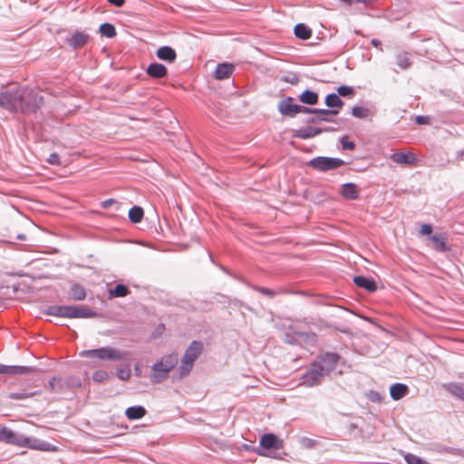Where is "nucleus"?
Instances as JSON below:
<instances>
[{
  "mask_svg": "<svg viewBox=\"0 0 464 464\" xmlns=\"http://www.w3.org/2000/svg\"><path fill=\"white\" fill-rule=\"evenodd\" d=\"M0 442L33 450H48L50 444L34 438L25 437L4 426L0 429Z\"/></svg>",
  "mask_w": 464,
  "mask_h": 464,
  "instance_id": "nucleus-1",
  "label": "nucleus"
},
{
  "mask_svg": "<svg viewBox=\"0 0 464 464\" xmlns=\"http://www.w3.org/2000/svg\"><path fill=\"white\" fill-rule=\"evenodd\" d=\"M179 362V354L171 353L162 356L151 367L150 380L153 383H160L169 378V372Z\"/></svg>",
  "mask_w": 464,
  "mask_h": 464,
  "instance_id": "nucleus-2",
  "label": "nucleus"
},
{
  "mask_svg": "<svg viewBox=\"0 0 464 464\" xmlns=\"http://www.w3.org/2000/svg\"><path fill=\"white\" fill-rule=\"evenodd\" d=\"M203 351V343L199 341H192L186 349L179 367V376H187L192 370L195 361Z\"/></svg>",
  "mask_w": 464,
  "mask_h": 464,
  "instance_id": "nucleus-3",
  "label": "nucleus"
},
{
  "mask_svg": "<svg viewBox=\"0 0 464 464\" xmlns=\"http://www.w3.org/2000/svg\"><path fill=\"white\" fill-rule=\"evenodd\" d=\"M82 357L98 358L103 361H121L124 360L128 356V353L121 352L118 349L105 346L98 349L84 350L81 352Z\"/></svg>",
  "mask_w": 464,
  "mask_h": 464,
  "instance_id": "nucleus-4",
  "label": "nucleus"
},
{
  "mask_svg": "<svg viewBox=\"0 0 464 464\" xmlns=\"http://www.w3.org/2000/svg\"><path fill=\"white\" fill-rule=\"evenodd\" d=\"M21 108L19 111L24 114L34 113L44 102V97L36 92L27 88H22L20 98Z\"/></svg>",
  "mask_w": 464,
  "mask_h": 464,
  "instance_id": "nucleus-5",
  "label": "nucleus"
},
{
  "mask_svg": "<svg viewBox=\"0 0 464 464\" xmlns=\"http://www.w3.org/2000/svg\"><path fill=\"white\" fill-rule=\"evenodd\" d=\"M23 87L4 88L0 90V107L10 111H19L20 98Z\"/></svg>",
  "mask_w": 464,
  "mask_h": 464,
  "instance_id": "nucleus-6",
  "label": "nucleus"
},
{
  "mask_svg": "<svg viewBox=\"0 0 464 464\" xmlns=\"http://www.w3.org/2000/svg\"><path fill=\"white\" fill-rule=\"evenodd\" d=\"M325 376L328 375L324 373L321 365L316 364L314 361L309 368L301 375L300 382L305 387L318 386L323 382Z\"/></svg>",
  "mask_w": 464,
  "mask_h": 464,
  "instance_id": "nucleus-7",
  "label": "nucleus"
},
{
  "mask_svg": "<svg viewBox=\"0 0 464 464\" xmlns=\"http://www.w3.org/2000/svg\"><path fill=\"white\" fill-rule=\"evenodd\" d=\"M307 165L317 171L325 172L339 169L345 165L344 160L340 158L318 156L311 159Z\"/></svg>",
  "mask_w": 464,
  "mask_h": 464,
  "instance_id": "nucleus-8",
  "label": "nucleus"
},
{
  "mask_svg": "<svg viewBox=\"0 0 464 464\" xmlns=\"http://www.w3.org/2000/svg\"><path fill=\"white\" fill-rule=\"evenodd\" d=\"M340 360L341 356L338 353L333 352H324L317 356L314 362L316 364L321 365L324 373L329 375L335 370Z\"/></svg>",
  "mask_w": 464,
  "mask_h": 464,
  "instance_id": "nucleus-9",
  "label": "nucleus"
},
{
  "mask_svg": "<svg viewBox=\"0 0 464 464\" xmlns=\"http://www.w3.org/2000/svg\"><path fill=\"white\" fill-rule=\"evenodd\" d=\"M259 445L264 450H277L283 448V440L273 433H266L261 436Z\"/></svg>",
  "mask_w": 464,
  "mask_h": 464,
  "instance_id": "nucleus-10",
  "label": "nucleus"
},
{
  "mask_svg": "<svg viewBox=\"0 0 464 464\" xmlns=\"http://www.w3.org/2000/svg\"><path fill=\"white\" fill-rule=\"evenodd\" d=\"M334 129L327 127V128H317V127H304L300 128L298 130H294L293 137L299 138L303 140H307L314 138L324 131H331Z\"/></svg>",
  "mask_w": 464,
  "mask_h": 464,
  "instance_id": "nucleus-11",
  "label": "nucleus"
},
{
  "mask_svg": "<svg viewBox=\"0 0 464 464\" xmlns=\"http://www.w3.org/2000/svg\"><path fill=\"white\" fill-rule=\"evenodd\" d=\"M292 97H286L279 102L277 109L284 116L295 117L298 113L299 104L293 103Z\"/></svg>",
  "mask_w": 464,
  "mask_h": 464,
  "instance_id": "nucleus-12",
  "label": "nucleus"
},
{
  "mask_svg": "<svg viewBox=\"0 0 464 464\" xmlns=\"http://www.w3.org/2000/svg\"><path fill=\"white\" fill-rule=\"evenodd\" d=\"M96 313L88 307L68 305L67 318H92Z\"/></svg>",
  "mask_w": 464,
  "mask_h": 464,
  "instance_id": "nucleus-13",
  "label": "nucleus"
},
{
  "mask_svg": "<svg viewBox=\"0 0 464 464\" xmlns=\"http://www.w3.org/2000/svg\"><path fill=\"white\" fill-rule=\"evenodd\" d=\"M338 111L335 110H327V109H316L314 112V116L308 118L306 120V123L316 124L320 121H334L332 119L333 115H336Z\"/></svg>",
  "mask_w": 464,
  "mask_h": 464,
  "instance_id": "nucleus-14",
  "label": "nucleus"
},
{
  "mask_svg": "<svg viewBox=\"0 0 464 464\" xmlns=\"http://www.w3.org/2000/svg\"><path fill=\"white\" fill-rule=\"evenodd\" d=\"M34 371V367L31 366H17V365H4L0 364V374L5 375H19L27 374Z\"/></svg>",
  "mask_w": 464,
  "mask_h": 464,
  "instance_id": "nucleus-15",
  "label": "nucleus"
},
{
  "mask_svg": "<svg viewBox=\"0 0 464 464\" xmlns=\"http://www.w3.org/2000/svg\"><path fill=\"white\" fill-rule=\"evenodd\" d=\"M89 40V35L83 32H75L66 37V43L74 50L83 47Z\"/></svg>",
  "mask_w": 464,
  "mask_h": 464,
  "instance_id": "nucleus-16",
  "label": "nucleus"
},
{
  "mask_svg": "<svg viewBox=\"0 0 464 464\" xmlns=\"http://www.w3.org/2000/svg\"><path fill=\"white\" fill-rule=\"evenodd\" d=\"M297 337L299 339L298 345L305 349L314 346L317 343V335L314 332L298 331Z\"/></svg>",
  "mask_w": 464,
  "mask_h": 464,
  "instance_id": "nucleus-17",
  "label": "nucleus"
},
{
  "mask_svg": "<svg viewBox=\"0 0 464 464\" xmlns=\"http://www.w3.org/2000/svg\"><path fill=\"white\" fill-rule=\"evenodd\" d=\"M147 74L153 79H161L167 76V67L160 63H151L146 69Z\"/></svg>",
  "mask_w": 464,
  "mask_h": 464,
  "instance_id": "nucleus-18",
  "label": "nucleus"
},
{
  "mask_svg": "<svg viewBox=\"0 0 464 464\" xmlns=\"http://www.w3.org/2000/svg\"><path fill=\"white\" fill-rule=\"evenodd\" d=\"M157 57L169 63H172L177 59L176 51L169 45L160 46L156 52Z\"/></svg>",
  "mask_w": 464,
  "mask_h": 464,
  "instance_id": "nucleus-19",
  "label": "nucleus"
},
{
  "mask_svg": "<svg viewBox=\"0 0 464 464\" xmlns=\"http://www.w3.org/2000/svg\"><path fill=\"white\" fill-rule=\"evenodd\" d=\"M340 193L345 199L355 200L359 198L358 187L355 183L347 182L342 185Z\"/></svg>",
  "mask_w": 464,
  "mask_h": 464,
  "instance_id": "nucleus-20",
  "label": "nucleus"
},
{
  "mask_svg": "<svg viewBox=\"0 0 464 464\" xmlns=\"http://www.w3.org/2000/svg\"><path fill=\"white\" fill-rule=\"evenodd\" d=\"M353 283L356 285V286L365 289L369 293L375 292L377 289L375 280L366 276H356L353 277Z\"/></svg>",
  "mask_w": 464,
  "mask_h": 464,
  "instance_id": "nucleus-21",
  "label": "nucleus"
},
{
  "mask_svg": "<svg viewBox=\"0 0 464 464\" xmlns=\"http://www.w3.org/2000/svg\"><path fill=\"white\" fill-rule=\"evenodd\" d=\"M235 66L229 63H222L216 67L214 76L218 80L228 79L232 74Z\"/></svg>",
  "mask_w": 464,
  "mask_h": 464,
  "instance_id": "nucleus-22",
  "label": "nucleus"
},
{
  "mask_svg": "<svg viewBox=\"0 0 464 464\" xmlns=\"http://www.w3.org/2000/svg\"><path fill=\"white\" fill-rule=\"evenodd\" d=\"M391 160L397 164L413 165L417 159L412 153L396 152L391 155Z\"/></svg>",
  "mask_w": 464,
  "mask_h": 464,
  "instance_id": "nucleus-23",
  "label": "nucleus"
},
{
  "mask_svg": "<svg viewBox=\"0 0 464 464\" xmlns=\"http://www.w3.org/2000/svg\"><path fill=\"white\" fill-rule=\"evenodd\" d=\"M409 391V388L406 384L403 383H394L390 388V395L394 401H399L403 398Z\"/></svg>",
  "mask_w": 464,
  "mask_h": 464,
  "instance_id": "nucleus-24",
  "label": "nucleus"
},
{
  "mask_svg": "<svg viewBox=\"0 0 464 464\" xmlns=\"http://www.w3.org/2000/svg\"><path fill=\"white\" fill-rule=\"evenodd\" d=\"M147 413L146 409L143 406L137 405L131 406L126 409L125 415L129 420H140L143 418Z\"/></svg>",
  "mask_w": 464,
  "mask_h": 464,
  "instance_id": "nucleus-25",
  "label": "nucleus"
},
{
  "mask_svg": "<svg viewBox=\"0 0 464 464\" xmlns=\"http://www.w3.org/2000/svg\"><path fill=\"white\" fill-rule=\"evenodd\" d=\"M318 94L311 90H304L299 96V101L304 104L315 105L318 102Z\"/></svg>",
  "mask_w": 464,
  "mask_h": 464,
  "instance_id": "nucleus-26",
  "label": "nucleus"
},
{
  "mask_svg": "<svg viewBox=\"0 0 464 464\" xmlns=\"http://www.w3.org/2000/svg\"><path fill=\"white\" fill-rule=\"evenodd\" d=\"M68 305H52L48 306L44 314L48 315H53L57 317H66L67 318Z\"/></svg>",
  "mask_w": 464,
  "mask_h": 464,
  "instance_id": "nucleus-27",
  "label": "nucleus"
},
{
  "mask_svg": "<svg viewBox=\"0 0 464 464\" xmlns=\"http://www.w3.org/2000/svg\"><path fill=\"white\" fill-rule=\"evenodd\" d=\"M435 250L439 252H446L449 248L446 244V238L441 234H434L430 237Z\"/></svg>",
  "mask_w": 464,
  "mask_h": 464,
  "instance_id": "nucleus-28",
  "label": "nucleus"
},
{
  "mask_svg": "<svg viewBox=\"0 0 464 464\" xmlns=\"http://www.w3.org/2000/svg\"><path fill=\"white\" fill-rule=\"evenodd\" d=\"M295 35L301 40H307L312 36V30L304 24H297L294 29Z\"/></svg>",
  "mask_w": 464,
  "mask_h": 464,
  "instance_id": "nucleus-29",
  "label": "nucleus"
},
{
  "mask_svg": "<svg viewBox=\"0 0 464 464\" xmlns=\"http://www.w3.org/2000/svg\"><path fill=\"white\" fill-rule=\"evenodd\" d=\"M48 387L51 392H56V393H62L66 389L65 382H63L61 378H58V377H52L49 380Z\"/></svg>",
  "mask_w": 464,
  "mask_h": 464,
  "instance_id": "nucleus-30",
  "label": "nucleus"
},
{
  "mask_svg": "<svg viewBox=\"0 0 464 464\" xmlns=\"http://www.w3.org/2000/svg\"><path fill=\"white\" fill-rule=\"evenodd\" d=\"M130 294L129 288L122 284H117L114 288L109 290V297H125Z\"/></svg>",
  "mask_w": 464,
  "mask_h": 464,
  "instance_id": "nucleus-31",
  "label": "nucleus"
},
{
  "mask_svg": "<svg viewBox=\"0 0 464 464\" xmlns=\"http://www.w3.org/2000/svg\"><path fill=\"white\" fill-rule=\"evenodd\" d=\"M144 216L143 208L140 206H133L129 210V219L132 223H140Z\"/></svg>",
  "mask_w": 464,
  "mask_h": 464,
  "instance_id": "nucleus-32",
  "label": "nucleus"
},
{
  "mask_svg": "<svg viewBox=\"0 0 464 464\" xmlns=\"http://www.w3.org/2000/svg\"><path fill=\"white\" fill-rule=\"evenodd\" d=\"M447 390L454 396L464 401V384L452 382L448 384Z\"/></svg>",
  "mask_w": 464,
  "mask_h": 464,
  "instance_id": "nucleus-33",
  "label": "nucleus"
},
{
  "mask_svg": "<svg viewBox=\"0 0 464 464\" xmlns=\"http://www.w3.org/2000/svg\"><path fill=\"white\" fill-rule=\"evenodd\" d=\"M372 114L373 112L366 107L353 106L352 109V115L358 119H366Z\"/></svg>",
  "mask_w": 464,
  "mask_h": 464,
  "instance_id": "nucleus-34",
  "label": "nucleus"
},
{
  "mask_svg": "<svg viewBox=\"0 0 464 464\" xmlns=\"http://www.w3.org/2000/svg\"><path fill=\"white\" fill-rule=\"evenodd\" d=\"M325 105L329 108L342 107L343 102L337 93H329L325 97Z\"/></svg>",
  "mask_w": 464,
  "mask_h": 464,
  "instance_id": "nucleus-35",
  "label": "nucleus"
},
{
  "mask_svg": "<svg viewBox=\"0 0 464 464\" xmlns=\"http://www.w3.org/2000/svg\"><path fill=\"white\" fill-rule=\"evenodd\" d=\"M71 293H72V298L76 301L84 300L86 297V293H85L84 287L79 284H73L71 286Z\"/></svg>",
  "mask_w": 464,
  "mask_h": 464,
  "instance_id": "nucleus-36",
  "label": "nucleus"
},
{
  "mask_svg": "<svg viewBox=\"0 0 464 464\" xmlns=\"http://www.w3.org/2000/svg\"><path fill=\"white\" fill-rule=\"evenodd\" d=\"M247 285L250 288L254 289L255 291L268 296L269 298H273V297H275L278 294H285V290L275 291V290H271L269 288L263 287V286L252 285L250 284H247Z\"/></svg>",
  "mask_w": 464,
  "mask_h": 464,
  "instance_id": "nucleus-37",
  "label": "nucleus"
},
{
  "mask_svg": "<svg viewBox=\"0 0 464 464\" xmlns=\"http://www.w3.org/2000/svg\"><path fill=\"white\" fill-rule=\"evenodd\" d=\"M298 331L295 330V328L293 325L289 326V332L285 333L284 335V341L286 343L289 344H295L298 345V337H297Z\"/></svg>",
  "mask_w": 464,
  "mask_h": 464,
  "instance_id": "nucleus-38",
  "label": "nucleus"
},
{
  "mask_svg": "<svg viewBox=\"0 0 464 464\" xmlns=\"http://www.w3.org/2000/svg\"><path fill=\"white\" fill-rule=\"evenodd\" d=\"M99 32L102 36L112 38L116 35V30L112 24L103 23L100 25Z\"/></svg>",
  "mask_w": 464,
  "mask_h": 464,
  "instance_id": "nucleus-39",
  "label": "nucleus"
},
{
  "mask_svg": "<svg viewBox=\"0 0 464 464\" xmlns=\"http://www.w3.org/2000/svg\"><path fill=\"white\" fill-rule=\"evenodd\" d=\"M35 394H36V392H28L23 391V392H10L7 397L11 400H25V399L34 396Z\"/></svg>",
  "mask_w": 464,
  "mask_h": 464,
  "instance_id": "nucleus-40",
  "label": "nucleus"
},
{
  "mask_svg": "<svg viewBox=\"0 0 464 464\" xmlns=\"http://www.w3.org/2000/svg\"><path fill=\"white\" fill-rule=\"evenodd\" d=\"M404 459L408 464H430L425 459L412 453H407L404 456Z\"/></svg>",
  "mask_w": 464,
  "mask_h": 464,
  "instance_id": "nucleus-41",
  "label": "nucleus"
},
{
  "mask_svg": "<svg viewBox=\"0 0 464 464\" xmlns=\"http://www.w3.org/2000/svg\"><path fill=\"white\" fill-rule=\"evenodd\" d=\"M131 374L130 365L127 364L124 368L117 369V376L121 381H127L130 379Z\"/></svg>",
  "mask_w": 464,
  "mask_h": 464,
  "instance_id": "nucleus-42",
  "label": "nucleus"
},
{
  "mask_svg": "<svg viewBox=\"0 0 464 464\" xmlns=\"http://www.w3.org/2000/svg\"><path fill=\"white\" fill-rule=\"evenodd\" d=\"M109 377V374L106 371L103 370H97L92 374V380L95 382L102 383L105 382Z\"/></svg>",
  "mask_w": 464,
  "mask_h": 464,
  "instance_id": "nucleus-43",
  "label": "nucleus"
},
{
  "mask_svg": "<svg viewBox=\"0 0 464 464\" xmlns=\"http://www.w3.org/2000/svg\"><path fill=\"white\" fill-rule=\"evenodd\" d=\"M337 94L343 97L350 96L354 94V90L351 86L341 85L337 88Z\"/></svg>",
  "mask_w": 464,
  "mask_h": 464,
  "instance_id": "nucleus-44",
  "label": "nucleus"
},
{
  "mask_svg": "<svg viewBox=\"0 0 464 464\" xmlns=\"http://www.w3.org/2000/svg\"><path fill=\"white\" fill-rule=\"evenodd\" d=\"M397 64L401 69H407L411 65V62L405 54H399L397 56Z\"/></svg>",
  "mask_w": 464,
  "mask_h": 464,
  "instance_id": "nucleus-45",
  "label": "nucleus"
},
{
  "mask_svg": "<svg viewBox=\"0 0 464 464\" xmlns=\"http://www.w3.org/2000/svg\"><path fill=\"white\" fill-rule=\"evenodd\" d=\"M342 148L343 150H353L355 149V143L348 140L347 136L341 139Z\"/></svg>",
  "mask_w": 464,
  "mask_h": 464,
  "instance_id": "nucleus-46",
  "label": "nucleus"
},
{
  "mask_svg": "<svg viewBox=\"0 0 464 464\" xmlns=\"http://www.w3.org/2000/svg\"><path fill=\"white\" fill-rule=\"evenodd\" d=\"M81 386H82V382L79 378L70 377L68 380L65 381V388H68V387L79 388Z\"/></svg>",
  "mask_w": 464,
  "mask_h": 464,
  "instance_id": "nucleus-47",
  "label": "nucleus"
},
{
  "mask_svg": "<svg viewBox=\"0 0 464 464\" xmlns=\"http://www.w3.org/2000/svg\"><path fill=\"white\" fill-rule=\"evenodd\" d=\"M47 162L51 165H59L60 156L56 152L51 153L47 159Z\"/></svg>",
  "mask_w": 464,
  "mask_h": 464,
  "instance_id": "nucleus-48",
  "label": "nucleus"
},
{
  "mask_svg": "<svg viewBox=\"0 0 464 464\" xmlns=\"http://www.w3.org/2000/svg\"><path fill=\"white\" fill-rule=\"evenodd\" d=\"M420 233L421 235H430L432 233V227L430 224H423L420 227Z\"/></svg>",
  "mask_w": 464,
  "mask_h": 464,
  "instance_id": "nucleus-49",
  "label": "nucleus"
},
{
  "mask_svg": "<svg viewBox=\"0 0 464 464\" xmlns=\"http://www.w3.org/2000/svg\"><path fill=\"white\" fill-rule=\"evenodd\" d=\"M315 111H316V109L299 105L298 113H314V114Z\"/></svg>",
  "mask_w": 464,
  "mask_h": 464,
  "instance_id": "nucleus-50",
  "label": "nucleus"
},
{
  "mask_svg": "<svg viewBox=\"0 0 464 464\" xmlns=\"http://www.w3.org/2000/svg\"><path fill=\"white\" fill-rule=\"evenodd\" d=\"M117 203V201L113 198H108L106 200H103L101 202V206L102 208L106 209L109 208L111 205Z\"/></svg>",
  "mask_w": 464,
  "mask_h": 464,
  "instance_id": "nucleus-51",
  "label": "nucleus"
},
{
  "mask_svg": "<svg viewBox=\"0 0 464 464\" xmlns=\"http://www.w3.org/2000/svg\"><path fill=\"white\" fill-rule=\"evenodd\" d=\"M415 121L418 123V124H429L430 123V119L428 116H417L416 117V120Z\"/></svg>",
  "mask_w": 464,
  "mask_h": 464,
  "instance_id": "nucleus-52",
  "label": "nucleus"
},
{
  "mask_svg": "<svg viewBox=\"0 0 464 464\" xmlns=\"http://www.w3.org/2000/svg\"><path fill=\"white\" fill-rule=\"evenodd\" d=\"M111 5L116 7H121L125 4V0H107Z\"/></svg>",
  "mask_w": 464,
  "mask_h": 464,
  "instance_id": "nucleus-53",
  "label": "nucleus"
},
{
  "mask_svg": "<svg viewBox=\"0 0 464 464\" xmlns=\"http://www.w3.org/2000/svg\"><path fill=\"white\" fill-rule=\"evenodd\" d=\"M370 400L372 401H380V394L378 392H372Z\"/></svg>",
  "mask_w": 464,
  "mask_h": 464,
  "instance_id": "nucleus-54",
  "label": "nucleus"
},
{
  "mask_svg": "<svg viewBox=\"0 0 464 464\" xmlns=\"http://www.w3.org/2000/svg\"><path fill=\"white\" fill-rule=\"evenodd\" d=\"M371 44L374 46V47H379L381 45V41L378 40V39H372L371 41Z\"/></svg>",
  "mask_w": 464,
  "mask_h": 464,
  "instance_id": "nucleus-55",
  "label": "nucleus"
},
{
  "mask_svg": "<svg viewBox=\"0 0 464 464\" xmlns=\"http://www.w3.org/2000/svg\"><path fill=\"white\" fill-rule=\"evenodd\" d=\"M443 450L446 451V452H454L455 451V449H452V448H448V447H443Z\"/></svg>",
  "mask_w": 464,
  "mask_h": 464,
  "instance_id": "nucleus-56",
  "label": "nucleus"
},
{
  "mask_svg": "<svg viewBox=\"0 0 464 464\" xmlns=\"http://www.w3.org/2000/svg\"><path fill=\"white\" fill-rule=\"evenodd\" d=\"M16 238L19 239V240H24L25 239V235L19 234V235H17Z\"/></svg>",
  "mask_w": 464,
  "mask_h": 464,
  "instance_id": "nucleus-57",
  "label": "nucleus"
},
{
  "mask_svg": "<svg viewBox=\"0 0 464 464\" xmlns=\"http://www.w3.org/2000/svg\"><path fill=\"white\" fill-rule=\"evenodd\" d=\"M256 452L260 456H266V453L263 452L261 450H256Z\"/></svg>",
  "mask_w": 464,
  "mask_h": 464,
  "instance_id": "nucleus-58",
  "label": "nucleus"
},
{
  "mask_svg": "<svg viewBox=\"0 0 464 464\" xmlns=\"http://www.w3.org/2000/svg\"><path fill=\"white\" fill-rule=\"evenodd\" d=\"M355 1L358 3L367 4V3L371 2L372 0H355Z\"/></svg>",
  "mask_w": 464,
  "mask_h": 464,
  "instance_id": "nucleus-59",
  "label": "nucleus"
},
{
  "mask_svg": "<svg viewBox=\"0 0 464 464\" xmlns=\"http://www.w3.org/2000/svg\"><path fill=\"white\" fill-rule=\"evenodd\" d=\"M135 372L137 375H140V369H139L138 365L135 366Z\"/></svg>",
  "mask_w": 464,
  "mask_h": 464,
  "instance_id": "nucleus-60",
  "label": "nucleus"
},
{
  "mask_svg": "<svg viewBox=\"0 0 464 464\" xmlns=\"http://www.w3.org/2000/svg\"><path fill=\"white\" fill-rule=\"evenodd\" d=\"M3 304H4V301H3V299H2V298H0V307H2V306H3Z\"/></svg>",
  "mask_w": 464,
  "mask_h": 464,
  "instance_id": "nucleus-61",
  "label": "nucleus"
}]
</instances>
